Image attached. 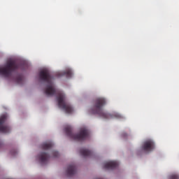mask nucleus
Instances as JSON below:
<instances>
[{
	"label": "nucleus",
	"mask_w": 179,
	"mask_h": 179,
	"mask_svg": "<svg viewBox=\"0 0 179 179\" xmlns=\"http://www.w3.org/2000/svg\"><path fill=\"white\" fill-rule=\"evenodd\" d=\"M39 79L48 83L46 88H45V94L49 96H52L57 94L59 108L63 109L66 113H71L73 111L72 106L70 103L66 102V96L64 94L55 88V85L52 83V77L50 71L46 69L41 71V72H39Z\"/></svg>",
	"instance_id": "f257e3e1"
},
{
	"label": "nucleus",
	"mask_w": 179,
	"mask_h": 179,
	"mask_svg": "<svg viewBox=\"0 0 179 179\" xmlns=\"http://www.w3.org/2000/svg\"><path fill=\"white\" fill-rule=\"evenodd\" d=\"M106 104V101L103 98H99L95 100L94 105L91 109V113L92 114H97L99 117L103 119L113 118V117L116 118H122V115L119 113H114L113 115L106 113L103 107Z\"/></svg>",
	"instance_id": "f03ea898"
},
{
	"label": "nucleus",
	"mask_w": 179,
	"mask_h": 179,
	"mask_svg": "<svg viewBox=\"0 0 179 179\" xmlns=\"http://www.w3.org/2000/svg\"><path fill=\"white\" fill-rule=\"evenodd\" d=\"M64 131L69 138L75 141H85L89 136V131L86 129H81L79 134H73L72 127L70 126H66L64 128Z\"/></svg>",
	"instance_id": "7ed1b4c3"
},
{
	"label": "nucleus",
	"mask_w": 179,
	"mask_h": 179,
	"mask_svg": "<svg viewBox=\"0 0 179 179\" xmlns=\"http://www.w3.org/2000/svg\"><path fill=\"white\" fill-rule=\"evenodd\" d=\"M19 69V64L15 61L8 60L4 68H0V75L7 78H13V73Z\"/></svg>",
	"instance_id": "20e7f679"
},
{
	"label": "nucleus",
	"mask_w": 179,
	"mask_h": 179,
	"mask_svg": "<svg viewBox=\"0 0 179 179\" xmlns=\"http://www.w3.org/2000/svg\"><path fill=\"white\" fill-rule=\"evenodd\" d=\"M8 116L6 115H3L0 117V132L8 134L10 131V127L8 125H3L6 122Z\"/></svg>",
	"instance_id": "39448f33"
},
{
	"label": "nucleus",
	"mask_w": 179,
	"mask_h": 179,
	"mask_svg": "<svg viewBox=\"0 0 179 179\" xmlns=\"http://www.w3.org/2000/svg\"><path fill=\"white\" fill-rule=\"evenodd\" d=\"M155 148V143L152 140L146 141L143 143L142 149L145 152H151Z\"/></svg>",
	"instance_id": "423d86ee"
},
{
	"label": "nucleus",
	"mask_w": 179,
	"mask_h": 179,
	"mask_svg": "<svg viewBox=\"0 0 179 179\" xmlns=\"http://www.w3.org/2000/svg\"><path fill=\"white\" fill-rule=\"evenodd\" d=\"M76 173V166L75 164H69L66 170V173L68 177L74 176Z\"/></svg>",
	"instance_id": "0eeeda50"
},
{
	"label": "nucleus",
	"mask_w": 179,
	"mask_h": 179,
	"mask_svg": "<svg viewBox=\"0 0 179 179\" xmlns=\"http://www.w3.org/2000/svg\"><path fill=\"white\" fill-rule=\"evenodd\" d=\"M119 166V163L116 161H110L103 164V169H114Z\"/></svg>",
	"instance_id": "6e6552de"
},
{
	"label": "nucleus",
	"mask_w": 179,
	"mask_h": 179,
	"mask_svg": "<svg viewBox=\"0 0 179 179\" xmlns=\"http://www.w3.org/2000/svg\"><path fill=\"white\" fill-rule=\"evenodd\" d=\"M38 158H39L41 163L45 164L50 159V155L45 152H41V154L38 155Z\"/></svg>",
	"instance_id": "1a4fd4ad"
},
{
	"label": "nucleus",
	"mask_w": 179,
	"mask_h": 179,
	"mask_svg": "<svg viewBox=\"0 0 179 179\" xmlns=\"http://www.w3.org/2000/svg\"><path fill=\"white\" fill-rule=\"evenodd\" d=\"M63 76H65L66 78H69L72 77L73 73L71 70H66L65 71L58 72L56 73V76L57 77H60Z\"/></svg>",
	"instance_id": "9d476101"
},
{
	"label": "nucleus",
	"mask_w": 179,
	"mask_h": 179,
	"mask_svg": "<svg viewBox=\"0 0 179 179\" xmlns=\"http://www.w3.org/2000/svg\"><path fill=\"white\" fill-rule=\"evenodd\" d=\"M80 155L83 156L84 157L92 156V152L90 151L85 148H82L80 150Z\"/></svg>",
	"instance_id": "9b49d317"
},
{
	"label": "nucleus",
	"mask_w": 179,
	"mask_h": 179,
	"mask_svg": "<svg viewBox=\"0 0 179 179\" xmlns=\"http://www.w3.org/2000/svg\"><path fill=\"white\" fill-rule=\"evenodd\" d=\"M54 144L52 142H48V143H43V144H42V145H41L42 147V149L43 150H50V148H52L53 147Z\"/></svg>",
	"instance_id": "f8f14e48"
},
{
	"label": "nucleus",
	"mask_w": 179,
	"mask_h": 179,
	"mask_svg": "<svg viewBox=\"0 0 179 179\" xmlns=\"http://www.w3.org/2000/svg\"><path fill=\"white\" fill-rule=\"evenodd\" d=\"M14 80H15V83L21 84L23 81V77L22 75H19L17 77H15V78H14Z\"/></svg>",
	"instance_id": "ddd939ff"
},
{
	"label": "nucleus",
	"mask_w": 179,
	"mask_h": 179,
	"mask_svg": "<svg viewBox=\"0 0 179 179\" xmlns=\"http://www.w3.org/2000/svg\"><path fill=\"white\" fill-rule=\"evenodd\" d=\"M169 179H179V176L176 174L171 175Z\"/></svg>",
	"instance_id": "4468645a"
},
{
	"label": "nucleus",
	"mask_w": 179,
	"mask_h": 179,
	"mask_svg": "<svg viewBox=\"0 0 179 179\" xmlns=\"http://www.w3.org/2000/svg\"><path fill=\"white\" fill-rule=\"evenodd\" d=\"M53 157H57L59 156V152L57 151H53Z\"/></svg>",
	"instance_id": "2eb2a0df"
},
{
	"label": "nucleus",
	"mask_w": 179,
	"mask_h": 179,
	"mask_svg": "<svg viewBox=\"0 0 179 179\" xmlns=\"http://www.w3.org/2000/svg\"><path fill=\"white\" fill-rule=\"evenodd\" d=\"M2 145L1 143H0V147Z\"/></svg>",
	"instance_id": "dca6fc26"
},
{
	"label": "nucleus",
	"mask_w": 179,
	"mask_h": 179,
	"mask_svg": "<svg viewBox=\"0 0 179 179\" xmlns=\"http://www.w3.org/2000/svg\"><path fill=\"white\" fill-rule=\"evenodd\" d=\"M97 179H99V178H97Z\"/></svg>",
	"instance_id": "f3484780"
}]
</instances>
